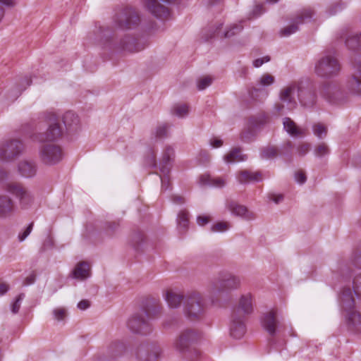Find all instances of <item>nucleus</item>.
Returning <instances> with one entry per match:
<instances>
[{
	"mask_svg": "<svg viewBox=\"0 0 361 361\" xmlns=\"http://www.w3.org/2000/svg\"><path fill=\"white\" fill-rule=\"evenodd\" d=\"M341 70L338 61L334 53L326 52L315 63V74L324 78H331L336 75Z\"/></svg>",
	"mask_w": 361,
	"mask_h": 361,
	"instance_id": "f257e3e1",
	"label": "nucleus"
},
{
	"mask_svg": "<svg viewBox=\"0 0 361 361\" xmlns=\"http://www.w3.org/2000/svg\"><path fill=\"white\" fill-rule=\"evenodd\" d=\"M240 286V280L235 276L215 280L209 288V293L214 304L219 302L221 295L227 291L238 289Z\"/></svg>",
	"mask_w": 361,
	"mask_h": 361,
	"instance_id": "f03ea898",
	"label": "nucleus"
},
{
	"mask_svg": "<svg viewBox=\"0 0 361 361\" xmlns=\"http://www.w3.org/2000/svg\"><path fill=\"white\" fill-rule=\"evenodd\" d=\"M204 312V303L202 295L198 292L189 293L184 302V313L190 320L201 318Z\"/></svg>",
	"mask_w": 361,
	"mask_h": 361,
	"instance_id": "7ed1b4c3",
	"label": "nucleus"
},
{
	"mask_svg": "<svg viewBox=\"0 0 361 361\" xmlns=\"http://www.w3.org/2000/svg\"><path fill=\"white\" fill-rule=\"evenodd\" d=\"M341 308L346 312L345 317L353 326L361 325V315L353 310L354 298L350 288L344 289L339 297Z\"/></svg>",
	"mask_w": 361,
	"mask_h": 361,
	"instance_id": "20e7f679",
	"label": "nucleus"
},
{
	"mask_svg": "<svg viewBox=\"0 0 361 361\" xmlns=\"http://www.w3.org/2000/svg\"><path fill=\"white\" fill-rule=\"evenodd\" d=\"M148 317L146 312L135 314L130 317L127 322L128 329L134 334L147 335L152 332V328L145 317Z\"/></svg>",
	"mask_w": 361,
	"mask_h": 361,
	"instance_id": "39448f33",
	"label": "nucleus"
},
{
	"mask_svg": "<svg viewBox=\"0 0 361 361\" xmlns=\"http://www.w3.org/2000/svg\"><path fill=\"white\" fill-rule=\"evenodd\" d=\"M39 159L46 165H54L63 159V151L55 144L43 145L39 149Z\"/></svg>",
	"mask_w": 361,
	"mask_h": 361,
	"instance_id": "423d86ee",
	"label": "nucleus"
},
{
	"mask_svg": "<svg viewBox=\"0 0 361 361\" xmlns=\"http://www.w3.org/2000/svg\"><path fill=\"white\" fill-rule=\"evenodd\" d=\"M6 190L13 195L18 200L22 209H28L34 202V196L32 192L20 184L11 183L7 184Z\"/></svg>",
	"mask_w": 361,
	"mask_h": 361,
	"instance_id": "0eeeda50",
	"label": "nucleus"
},
{
	"mask_svg": "<svg viewBox=\"0 0 361 361\" xmlns=\"http://www.w3.org/2000/svg\"><path fill=\"white\" fill-rule=\"evenodd\" d=\"M22 142L18 140H9L0 144V160L11 161L23 151Z\"/></svg>",
	"mask_w": 361,
	"mask_h": 361,
	"instance_id": "6e6552de",
	"label": "nucleus"
},
{
	"mask_svg": "<svg viewBox=\"0 0 361 361\" xmlns=\"http://www.w3.org/2000/svg\"><path fill=\"white\" fill-rule=\"evenodd\" d=\"M300 82H294L284 87L279 93V99L282 103L286 104L288 109H294L297 105Z\"/></svg>",
	"mask_w": 361,
	"mask_h": 361,
	"instance_id": "1a4fd4ad",
	"label": "nucleus"
},
{
	"mask_svg": "<svg viewBox=\"0 0 361 361\" xmlns=\"http://www.w3.org/2000/svg\"><path fill=\"white\" fill-rule=\"evenodd\" d=\"M173 0H145L144 4L147 10L157 18H166L170 15V11L166 6Z\"/></svg>",
	"mask_w": 361,
	"mask_h": 361,
	"instance_id": "9d476101",
	"label": "nucleus"
},
{
	"mask_svg": "<svg viewBox=\"0 0 361 361\" xmlns=\"http://www.w3.org/2000/svg\"><path fill=\"white\" fill-rule=\"evenodd\" d=\"M200 335L194 330L187 329L183 331L174 342L175 349L180 353L189 351L192 343L197 341Z\"/></svg>",
	"mask_w": 361,
	"mask_h": 361,
	"instance_id": "9b49d317",
	"label": "nucleus"
},
{
	"mask_svg": "<svg viewBox=\"0 0 361 361\" xmlns=\"http://www.w3.org/2000/svg\"><path fill=\"white\" fill-rule=\"evenodd\" d=\"M45 119L49 125V128L45 133L44 137H41L40 141L54 140L59 138L63 133V130L59 123V119L54 113L49 112L45 115Z\"/></svg>",
	"mask_w": 361,
	"mask_h": 361,
	"instance_id": "f8f14e48",
	"label": "nucleus"
},
{
	"mask_svg": "<svg viewBox=\"0 0 361 361\" xmlns=\"http://www.w3.org/2000/svg\"><path fill=\"white\" fill-rule=\"evenodd\" d=\"M313 11L311 8L303 9L296 17L294 23L288 25L281 30V35L283 37H288L295 33L298 30V24H301L305 22L306 20L310 19L312 16Z\"/></svg>",
	"mask_w": 361,
	"mask_h": 361,
	"instance_id": "ddd939ff",
	"label": "nucleus"
},
{
	"mask_svg": "<svg viewBox=\"0 0 361 361\" xmlns=\"http://www.w3.org/2000/svg\"><path fill=\"white\" fill-rule=\"evenodd\" d=\"M126 350V344L124 341L115 340L108 345L104 358L100 361H111L122 356Z\"/></svg>",
	"mask_w": 361,
	"mask_h": 361,
	"instance_id": "4468645a",
	"label": "nucleus"
},
{
	"mask_svg": "<svg viewBox=\"0 0 361 361\" xmlns=\"http://www.w3.org/2000/svg\"><path fill=\"white\" fill-rule=\"evenodd\" d=\"M261 325L269 335L274 336L277 331L279 321L276 318V312L274 310L264 313L260 319Z\"/></svg>",
	"mask_w": 361,
	"mask_h": 361,
	"instance_id": "2eb2a0df",
	"label": "nucleus"
},
{
	"mask_svg": "<svg viewBox=\"0 0 361 361\" xmlns=\"http://www.w3.org/2000/svg\"><path fill=\"white\" fill-rule=\"evenodd\" d=\"M298 99L302 106L305 108H312L316 104L317 96L312 89L306 87L305 84L302 82H300Z\"/></svg>",
	"mask_w": 361,
	"mask_h": 361,
	"instance_id": "dca6fc26",
	"label": "nucleus"
},
{
	"mask_svg": "<svg viewBox=\"0 0 361 361\" xmlns=\"http://www.w3.org/2000/svg\"><path fill=\"white\" fill-rule=\"evenodd\" d=\"M226 208L232 215L243 218L246 220H252L255 218L254 214L250 212L246 207L239 204L233 200H227Z\"/></svg>",
	"mask_w": 361,
	"mask_h": 361,
	"instance_id": "f3484780",
	"label": "nucleus"
},
{
	"mask_svg": "<svg viewBox=\"0 0 361 361\" xmlns=\"http://www.w3.org/2000/svg\"><path fill=\"white\" fill-rule=\"evenodd\" d=\"M161 350L159 346L152 345L147 350L144 347H140L136 353L138 361H157L161 355Z\"/></svg>",
	"mask_w": 361,
	"mask_h": 361,
	"instance_id": "a211bd4d",
	"label": "nucleus"
},
{
	"mask_svg": "<svg viewBox=\"0 0 361 361\" xmlns=\"http://www.w3.org/2000/svg\"><path fill=\"white\" fill-rule=\"evenodd\" d=\"M175 157V150L172 146L166 145L162 153V157L159 163V170L161 173H169L170 165Z\"/></svg>",
	"mask_w": 361,
	"mask_h": 361,
	"instance_id": "6ab92c4d",
	"label": "nucleus"
},
{
	"mask_svg": "<svg viewBox=\"0 0 361 361\" xmlns=\"http://www.w3.org/2000/svg\"><path fill=\"white\" fill-rule=\"evenodd\" d=\"M354 67L356 69V72L354 73L352 78L348 81L347 88L351 94L361 95V66L356 63Z\"/></svg>",
	"mask_w": 361,
	"mask_h": 361,
	"instance_id": "aec40b11",
	"label": "nucleus"
},
{
	"mask_svg": "<svg viewBox=\"0 0 361 361\" xmlns=\"http://www.w3.org/2000/svg\"><path fill=\"white\" fill-rule=\"evenodd\" d=\"M120 27L123 29H132L139 24L140 18L137 13L131 9H127L120 19Z\"/></svg>",
	"mask_w": 361,
	"mask_h": 361,
	"instance_id": "412c9836",
	"label": "nucleus"
},
{
	"mask_svg": "<svg viewBox=\"0 0 361 361\" xmlns=\"http://www.w3.org/2000/svg\"><path fill=\"white\" fill-rule=\"evenodd\" d=\"M246 332V327L242 317L233 315L230 326V334L235 339H240Z\"/></svg>",
	"mask_w": 361,
	"mask_h": 361,
	"instance_id": "4be33fe9",
	"label": "nucleus"
},
{
	"mask_svg": "<svg viewBox=\"0 0 361 361\" xmlns=\"http://www.w3.org/2000/svg\"><path fill=\"white\" fill-rule=\"evenodd\" d=\"M274 81L275 79L272 75L267 73L262 75L252 87L250 94L252 97H257L256 93L260 92L264 93L267 96V92L264 90L265 87L274 84Z\"/></svg>",
	"mask_w": 361,
	"mask_h": 361,
	"instance_id": "5701e85b",
	"label": "nucleus"
},
{
	"mask_svg": "<svg viewBox=\"0 0 361 361\" xmlns=\"http://www.w3.org/2000/svg\"><path fill=\"white\" fill-rule=\"evenodd\" d=\"M63 121L66 130L71 133H77L80 129V119L74 112L67 111L63 116Z\"/></svg>",
	"mask_w": 361,
	"mask_h": 361,
	"instance_id": "b1692460",
	"label": "nucleus"
},
{
	"mask_svg": "<svg viewBox=\"0 0 361 361\" xmlns=\"http://www.w3.org/2000/svg\"><path fill=\"white\" fill-rule=\"evenodd\" d=\"M198 183L201 186H210L222 188L226 185V180L220 177L212 178L209 174H202L199 177Z\"/></svg>",
	"mask_w": 361,
	"mask_h": 361,
	"instance_id": "393cba45",
	"label": "nucleus"
},
{
	"mask_svg": "<svg viewBox=\"0 0 361 361\" xmlns=\"http://www.w3.org/2000/svg\"><path fill=\"white\" fill-rule=\"evenodd\" d=\"M18 171L23 177L31 178L36 174L37 166L33 161L23 160L18 164Z\"/></svg>",
	"mask_w": 361,
	"mask_h": 361,
	"instance_id": "a878e982",
	"label": "nucleus"
},
{
	"mask_svg": "<svg viewBox=\"0 0 361 361\" xmlns=\"http://www.w3.org/2000/svg\"><path fill=\"white\" fill-rule=\"evenodd\" d=\"M164 299L170 308H178L183 300V295L177 290H167L164 295Z\"/></svg>",
	"mask_w": 361,
	"mask_h": 361,
	"instance_id": "bb28decb",
	"label": "nucleus"
},
{
	"mask_svg": "<svg viewBox=\"0 0 361 361\" xmlns=\"http://www.w3.org/2000/svg\"><path fill=\"white\" fill-rule=\"evenodd\" d=\"M90 275V265L85 262L78 263L72 271L73 278L80 281L87 279Z\"/></svg>",
	"mask_w": 361,
	"mask_h": 361,
	"instance_id": "cd10ccee",
	"label": "nucleus"
},
{
	"mask_svg": "<svg viewBox=\"0 0 361 361\" xmlns=\"http://www.w3.org/2000/svg\"><path fill=\"white\" fill-rule=\"evenodd\" d=\"M238 310L245 315L250 314L253 311L252 295L250 293L243 294L239 298Z\"/></svg>",
	"mask_w": 361,
	"mask_h": 361,
	"instance_id": "c85d7f7f",
	"label": "nucleus"
},
{
	"mask_svg": "<svg viewBox=\"0 0 361 361\" xmlns=\"http://www.w3.org/2000/svg\"><path fill=\"white\" fill-rule=\"evenodd\" d=\"M236 178L238 181L241 184L262 180V173L259 171H243L237 175Z\"/></svg>",
	"mask_w": 361,
	"mask_h": 361,
	"instance_id": "c756f323",
	"label": "nucleus"
},
{
	"mask_svg": "<svg viewBox=\"0 0 361 361\" xmlns=\"http://www.w3.org/2000/svg\"><path fill=\"white\" fill-rule=\"evenodd\" d=\"M283 124L285 130L292 137H302L305 134V130L298 127L290 118H285Z\"/></svg>",
	"mask_w": 361,
	"mask_h": 361,
	"instance_id": "7c9ffc66",
	"label": "nucleus"
},
{
	"mask_svg": "<svg viewBox=\"0 0 361 361\" xmlns=\"http://www.w3.org/2000/svg\"><path fill=\"white\" fill-rule=\"evenodd\" d=\"M340 90L338 87L334 83H326L323 85L321 94L331 102H334Z\"/></svg>",
	"mask_w": 361,
	"mask_h": 361,
	"instance_id": "2f4dec72",
	"label": "nucleus"
},
{
	"mask_svg": "<svg viewBox=\"0 0 361 361\" xmlns=\"http://www.w3.org/2000/svg\"><path fill=\"white\" fill-rule=\"evenodd\" d=\"M247 155L243 154L240 149L235 148L230 151L224 157V160L226 164H234L247 160Z\"/></svg>",
	"mask_w": 361,
	"mask_h": 361,
	"instance_id": "473e14b6",
	"label": "nucleus"
},
{
	"mask_svg": "<svg viewBox=\"0 0 361 361\" xmlns=\"http://www.w3.org/2000/svg\"><path fill=\"white\" fill-rule=\"evenodd\" d=\"M13 210V203L10 197L4 195L0 196V217L5 218L9 216Z\"/></svg>",
	"mask_w": 361,
	"mask_h": 361,
	"instance_id": "72a5a7b5",
	"label": "nucleus"
},
{
	"mask_svg": "<svg viewBox=\"0 0 361 361\" xmlns=\"http://www.w3.org/2000/svg\"><path fill=\"white\" fill-rule=\"evenodd\" d=\"M117 48L119 49L126 50L130 52L138 51L141 49L135 47V40L129 37L121 39L119 44L117 45Z\"/></svg>",
	"mask_w": 361,
	"mask_h": 361,
	"instance_id": "f704fd0d",
	"label": "nucleus"
},
{
	"mask_svg": "<svg viewBox=\"0 0 361 361\" xmlns=\"http://www.w3.org/2000/svg\"><path fill=\"white\" fill-rule=\"evenodd\" d=\"M172 114L178 118H185L189 114V106L185 104H175L172 108Z\"/></svg>",
	"mask_w": 361,
	"mask_h": 361,
	"instance_id": "c9c22d12",
	"label": "nucleus"
},
{
	"mask_svg": "<svg viewBox=\"0 0 361 361\" xmlns=\"http://www.w3.org/2000/svg\"><path fill=\"white\" fill-rule=\"evenodd\" d=\"M346 46L351 49H357L361 47V34L350 35L345 39Z\"/></svg>",
	"mask_w": 361,
	"mask_h": 361,
	"instance_id": "e433bc0d",
	"label": "nucleus"
},
{
	"mask_svg": "<svg viewBox=\"0 0 361 361\" xmlns=\"http://www.w3.org/2000/svg\"><path fill=\"white\" fill-rule=\"evenodd\" d=\"M177 222H178V229L183 230V231H185V229L188 226V213L186 211H181L178 213V217H177Z\"/></svg>",
	"mask_w": 361,
	"mask_h": 361,
	"instance_id": "4c0bfd02",
	"label": "nucleus"
},
{
	"mask_svg": "<svg viewBox=\"0 0 361 361\" xmlns=\"http://www.w3.org/2000/svg\"><path fill=\"white\" fill-rule=\"evenodd\" d=\"M212 82L213 78L209 75L201 77L197 80V87L199 90H204L210 86Z\"/></svg>",
	"mask_w": 361,
	"mask_h": 361,
	"instance_id": "58836bf2",
	"label": "nucleus"
},
{
	"mask_svg": "<svg viewBox=\"0 0 361 361\" xmlns=\"http://www.w3.org/2000/svg\"><path fill=\"white\" fill-rule=\"evenodd\" d=\"M314 134L319 139H322L326 137L327 134L326 127L320 123H316L312 127Z\"/></svg>",
	"mask_w": 361,
	"mask_h": 361,
	"instance_id": "ea45409f",
	"label": "nucleus"
},
{
	"mask_svg": "<svg viewBox=\"0 0 361 361\" xmlns=\"http://www.w3.org/2000/svg\"><path fill=\"white\" fill-rule=\"evenodd\" d=\"M17 4V0H0V23H1L5 15V11L3 6L13 8Z\"/></svg>",
	"mask_w": 361,
	"mask_h": 361,
	"instance_id": "a19ab883",
	"label": "nucleus"
},
{
	"mask_svg": "<svg viewBox=\"0 0 361 361\" xmlns=\"http://www.w3.org/2000/svg\"><path fill=\"white\" fill-rule=\"evenodd\" d=\"M277 155V150L274 147L269 146L262 149L260 156L262 159H272Z\"/></svg>",
	"mask_w": 361,
	"mask_h": 361,
	"instance_id": "79ce46f5",
	"label": "nucleus"
},
{
	"mask_svg": "<svg viewBox=\"0 0 361 361\" xmlns=\"http://www.w3.org/2000/svg\"><path fill=\"white\" fill-rule=\"evenodd\" d=\"M231 228V224L226 221H220L214 224L211 227L212 232L223 233L227 231Z\"/></svg>",
	"mask_w": 361,
	"mask_h": 361,
	"instance_id": "37998d69",
	"label": "nucleus"
},
{
	"mask_svg": "<svg viewBox=\"0 0 361 361\" xmlns=\"http://www.w3.org/2000/svg\"><path fill=\"white\" fill-rule=\"evenodd\" d=\"M52 312L54 319L57 321H63L67 315L66 309L62 307L54 309Z\"/></svg>",
	"mask_w": 361,
	"mask_h": 361,
	"instance_id": "c03bdc74",
	"label": "nucleus"
},
{
	"mask_svg": "<svg viewBox=\"0 0 361 361\" xmlns=\"http://www.w3.org/2000/svg\"><path fill=\"white\" fill-rule=\"evenodd\" d=\"M329 152V149L326 144L321 143L314 149V154L316 157H322L327 155Z\"/></svg>",
	"mask_w": 361,
	"mask_h": 361,
	"instance_id": "a18cd8bd",
	"label": "nucleus"
},
{
	"mask_svg": "<svg viewBox=\"0 0 361 361\" xmlns=\"http://www.w3.org/2000/svg\"><path fill=\"white\" fill-rule=\"evenodd\" d=\"M154 135L157 138L159 139L166 137L168 135L167 126L163 124L157 126L154 130Z\"/></svg>",
	"mask_w": 361,
	"mask_h": 361,
	"instance_id": "49530a36",
	"label": "nucleus"
},
{
	"mask_svg": "<svg viewBox=\"0 0 361 361\" xmlns=\"http://www.w3.org/2000/svg\"><path fill=\"white\" fill-rule=\"evenodd\" d=\"M25 298V294L20 293L18 295V297L16 298L15 301L11 304V312L13 314H16L18 312L21 302Z\"/></svg>",
	"mask_w": 361,
	"mask_h": 361,
	"instance_id": "de8ad7c7",
	"label": "nucleus"
},
{
	"mask_svg": "<svg viewBox=\"0 0 361 361\" xmlns=\"http://www.w3.org/2000/svg\"><path fill=\"white\" fill-rule=\"evenodd\" d=\"M353 291L357 296L361 295V273L353 279Z\"/></svg>",
	"mask_w": 361,
	"mask_h": 361,
	"instance_id": "09e8293b",
	"label": "nucleus"
},
{
	"mask_svg": "<svg viewBox=\"0 0 361 361\" xmlns=\"http://www.w3.org/2000/svg\"><path fill=\"white\" fill-rule=\"evenodd\" d=\"M243 29V27L240 25L235 24L232 25L230 29L225 32L224 37H230L234 35L235 34L239 32Z\"/></svg>",
	"mask_w": 361,
	"mask_h": 361,
	"instance_id": "8fccbe9b",
	"label": "nucleus"
},
{
	"mask_svg": "<svg viewBox=\"0 0 361 361\" xmlns=\"http://www.w3.org/2000/svg\"><path fill=\"white\" fill-rule=\"evenodd\" d=\"M310 149V144H308V143L300 144L297 147V154L300 157H303L309 152Z\"/></svg>",
	"mask_w": 361,
	"mask_h": 361,
	"instance_id": "3c124183",
	"label": "nucleus"
},
{
	"mask_svg": "<svg viewBox=\"0 0 361 361\" xmlns=\"http://www.w3.org/2000/svg\"><path fill=\"white\" fill-rule=\"evenodd\" d=\"M33 228V223H30L28 226L18 235L20 241H23L31 233Z\"/></svg>",
	"mask_w": 361,
	"mask_h": 361,
	"instance_id": "603ef678",
	"label": "nucleus"
},
{
	"mask_svg": "<svg viewBox=\"0 0 361 361\" xmlns=\"http://www.w3.org/2000/svg\"><path fill=\"white\" fill-rule=\"evenodd\" d=\"M209 143L212 148H219L222 146L223 140L219 137H214L209 140Z\"/></svg>",
	"mask_w": 361,
	"mask_h": 361,
	"instance_id": "864d4df0",
	"label": "nucleus"
},
{
	"mask_svg": "<svg viewBox=\"0 0 361 361\" xmlns=\"http://www.w3.org/2000/svg\"><path fill=\"white\" fill-rule=\"evenodd\" d=\"M270 58L269 56H264L262 58L257 59L253 61V66L255 68H259L264 63L269 61Z\"/></svg>",
	"mask_w": 361,
	"mask_h": 361,
	"instance_id": "5fc2aeb1",
	"label": "nucleus"
},
{
	"mask_svg": "<svg viewBox=\"0 0 361 361\" xmlns=\"http://www.w3.org/2000/svg\"><path fill=\"white\" fill-rule=\"evenodd\" d=\"M201 356V353L198 350L193 349L190 351L188 358L190 361H195V360Z\"/></svg>",
	"mask_w": 361,
	"mask_h": 361,
	"instance_id": "6e6d98bb",
	"label": "nucleus"
},
{
	"mask_svg": "<svg viewBox=\"0 0 361 361\" xmlns=\"http://www.w3.org/2000/svg\"><path fill=\"white\" fill-rule=\"evenodd\" d=\"M162 173V176H160V178H161V188L162 189H165L166 190L167 188H169V178L166 176V175H168L169 173Z\"/></svg>",
	"mask_w": 361,
	"mask_h": 361,
	"instance_id": "4d7b16f0",
	"label": "nucleus"
},
{
	"mask_svg": "<svg viewBox=\"0 0 361 361\" xmlns=\"http://www.w3.org/2000/svg\"><path fill=\"white\" fill-rule=\"evenodd\" d=\"M269 198L276 204H279L283 200V196L281 194H270Z\"/></svg>",
	"mask_w": 361,
	"mask_h": 361,
	"instance_id": "13d9d810",
	"label": "nucleus"
},
{
	"mask_svg": "<svg viewBox=\"0 0 361 361\" xmlns=\"http://www.w3.org/2000/svg\"><path fill=\"white\" fill-rule=\"evenodd\" d=\"M295 179L297 183L302 184L306 181V176L302 172H297L295 175Z\"/></svg>",
	"mask_w": 361,
	"mask_h": 361,
	"instance_id": "bf43d9fd",
	"label": "nucleus"
},
{
	"mask_svg": "<svg viewBox=\"0 0 361 361\" xmlns=\"http://www.w3.org/2000/svg\"><path fill=\"white\" fill-rule=\"evenodd\" d=\"M209 221V217L207 216H199L197 218V223L199 226H204Z\"/></svg>",
	"mask_w": 361,
	"mask_h": 361,
	"instance_id": "052dcab7",
	"label": "nucleus"
},
{
	"mask_svg": "<svg viewBox=\"0 0 361 361\" xmlns=\"http://www.w3.org/2000/svg\"><path fill=\"white\" fill-rule=\"evenodd\" d=\"M35 281V275L34 274H30L28 275L25 281H23V285L25 286H29L32 284Z\"/></svg>",
	"mask_w": 361,
	"mask_h": 361,
	"instance_id": "680f3d73",
	"label": "nucleus"
},
{
	"mask_svg": "<svg viewBox=\"0 0 361 361\" xmlns=\"http://www.w3.org/2000/svg\"><path fill=\"white\" fill-rule=\"evenodd\" d=\"M90 307V302L87 300H81L78 303V307L81 310H85Z\"/></svg>",
	"mask_w": 361,
	"mask_h": 361,
	"instance_id": "e2e57ef3",
	"label": "nucleus"
},
{
	"mask_svg": "<svg viewBox=\"0 0 361 361\" xmlns=\"http://www.w3.org/2000/svg\"><path fill=\"white\" fill-rule=\"evenodd\" d=\"M8 289V285L5 283H0V296L4 295Z\"/></svg>",
	"mask_w": 361,
	"mask_h": 361,
	"instance_id": "0e129e2a",
	"label": "nucleus"
},
{
	"mask_svg": "<svg viewBox=\"0 0 361 361\" xmlns=\"http://www.w3.org/2000/svg\"><path fill=\"white\" fill-rule=\"evenodd\" d=\"M173 201L176 204H183L185 202L184 198L180 195H174L173 197Z\"/></svg>",
	"mask_w": 361,
	"mask_h": 361,
	"instance_id": "69168bd1",
	"label": "nucleus"
},
{
	"mask_svg": "<svg viewBox=\"0 0 361 361\" xmlns=\"http://www.w3.org/2000/svg\"><path fill=\"white\" fill-rule=\"evenodd\" d=\"M262 8V5H258V6H257L255 7L254 12L255 13H262V11H261Z\"/></svg>",
	"mask_w": 361,
	"mask_h": 361,
	"instance_id": "338daca9",
	"label": "nucleus"
},
{
	"mask_svg": "<svg viewBox=\"0 0 361 361\" xmlns=\"http://www.w3.org/2000/svg\"><path fill=\"white\" fill-rule=\"evenodd\" d=\"M275 108L278 112H281L283 109V106L281 104H276Z\"/></svg>",
	"mask_w": 361,
	"mask_h": 361,
	"instance_id": "774afa93",
	"label": "nucleus"
}]
</instances>
